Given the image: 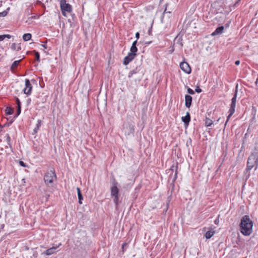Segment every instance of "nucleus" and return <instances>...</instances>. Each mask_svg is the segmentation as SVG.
Listing matches in <instances>:
<instances>
[{
	"label": "nucleus",
	"mask_w": 258,
	"mask_h": 258,
	"mask_svg": "<svg viewBox=\"0 0 258 258\" xmlns=\"http://www.w3.org/2000/svg\"><path fill=\"white\" fill-rule=\"evenodd\" d=\"M252 222L247 215L243 216L240 224V231L244 235H249L252 232Z\"/></svg>",
	"instance_id": "f257e3e1"
},
{
	"label": "nucleus",
	"mask_w": 258,
	"mask_h": 258,
	"mask_svg": "<svg viewBox=\"0 0 258 258\" xmlns=\"http://www.w3.org/2000/svg\"><path fill=\"white\" fill-rule=\"evenodd\" d=\"M258 166V153H252L248 157L246 170L248 171L252 168L256 170Z\"/></svg>",
	"instance_id": "f03ea898"
},
{
	"label": "nucleus",
	"mask_w": 258,
	"mask_h": 258,
	"mask_svg": "<svg viewBox=\"0 0 258 258\" xmlns=\"http://www.w3.org/2000/svg\"><path fill=\"white\" fill-rule=\"evenodd\" d=\"M117 184L116 181H114L113 186L111 187V196L113 198V202L116 206H117L119 200V189L117 187Z\"/></svg>",
	"instance_id": "7ed1b4c3"
},
{
	"label": "nucleus",
	"mask_w": 258,
	"mask_h": 258,
	"mask_svg": "<svg viewBox=\"0 0 258 258\" xmlns=\"http://www.w3.org/2000/svg\"><path fill=\"white\" fill-rule=\"evenodd\" d=\"M237 90L236 89L235 91V93L234 95V96L231 99V103L230 104V109L229 110L228 113L229 115L227 116V120L225 123V125L226 124L227 122L228 121L229 118L233 114V113L235 112V108L236 106V98H237Z\"/></svg>",
	"instance_id": "20e7f679"
},
{
	"label": "nucleus",
	"mask_w": 258,
	"mask_h": 258,
	"mask_svg": "<svg viewBox=\"0 0 258 258\" xmlns=\"http://www.w3.org/2000/svg\"><path fill=\"white\" fill-rule=\"evenodd\" d=\"M56 175L55 173L54 170L53 169L46 173L44 177V180L45 184L49 186L50 184H52L54 179H56Z\"/></svg>",
	"instance_id": "39448f33"
},
{
	"label": "nucleus",
	"mask_w": 258,
	"mask_h": 258,
	"mask_svg": "<svg viewBox=\"0 0 258 258\" xmlns=\"http://www.w3.org/2000/svg\"><path fill=\"white\" fill-rule=\"evenodd\" d=\"M60 5L61 13L63 16L66 17L67 13H70L72 12V8L71 5L67 3L66 0H61Z\"/></svg>",
	"instance_id": "423d86ee"
},
{
	"label": "nucleus",
	"mask_w": 258,
	"mask_h": 258,
	"mask_svg": "<svg viewBox=\"0 0 258 258\" xmlns=\"http://www.w3.org/2000/svg\"><path fill=\"white\" fill-rule=\"evenodd\" d=\"M134 126L131 123H127L123 125V131L125 135L130 136L134 133Z\"/></svg>",
	"instance_id": "0eeeda50"
},
{
	"label": "nucleus",
	"mask_w": 258,
	"mask_h": 258,
	"mask_svg": "<svg viewBox=\"0 0 258 258\" xmlns=\"http://www.w3.org/2000/svg\"><path fill=\"white\" fill-rule=\"evenodd\" d=\"M25 87L23 89L24 94L30 95L31 93L32 86L31 84L30 81L28 79H26L25 81Z\"/></svg>",
	"instance_id": "6e6552de"
},
{
	"label": "nucleus",
	"mask_w": 258,
	"mask_h": 258,
	"mask_svg": "<svg viewBox=\"0 0 258 258\" xmlns=\"http://www.w3.org/2000/svg\"><path fill=\"white\" fill-rule=\"evenodd\" d=\"M180 69L185 73L189 74L191 73V68L189 64L185 61L182 62L180 63Z\"/></svg>",
	"instance_id": "1a4fd4ad"
},
{
	"label": "nucleus",
	"mask_w": 258,
	"mask_h": 258,
	"mask_svg": "<svg viewBox=\"0 0 258 258\" xmlns=\"http://www.w3.org/2000/svg\"><path fill=\"white\" fill-rule=\"evenodd\" d=\"M136 56V54H134L133 53H129L128 55L125 56L123 59V64L124 65L128 64L132 60H133L135 56Z\"/></svg>",
	"instance_id": "9d476101"
},
{
	"label": "nucleus",
	"mask_w": 258,
	"mask_h": 258,
	"mask_svg": "<svg viewBox=\"0 0 258 258\" xmlns=\"http://www.w3.org/2000/svg\"><path fill=\"white\" fill-rule=\"evenodd\" d=\"M192 97L189 95L185 96V105L186 107L189 108L192 102Z\"/></svg>",
	"instance_id": "9b49d317"
},
{
	"label": "nucleus",
	"mask_w": 258,
	"mask_h": 258,
	"mask_svg": "<svg viewBox=\"0 0 258 258\" xmlns=\"http://www.w3.org/2000/svg\"><path fill=\"white\" fill-rule=\"evenodd\" d=\"M181 119L185 125H188L190 120V116L189 113L188 112H186V115L185 116H182Z\"/></svg>",
	"instance_id": "f8f14e48"
},
{
	"label": "nucleus",
	"mask_w": 258,
	"mask_h": 258,
	"mask_svg": "<svg viewBox=\"0 0 258 258\" xmlns=\"http://www.w3.org/2000/svg\"><path fill=\"white\" fill-rule=\"evenodd\" d=\"M224 27V26H220L218 27L212 34L213 36L221 34L223 33Z\"/></svg>",
	"instance_id": "ddd939ff"
},
{
	"label": "nucleus",
	"mask_w": 258,
	"mask_h": 258,
	"mask_svg": "<svg viewBox=\"0 0 258 258\" xmlns=\"http://www.w3.org/2000/svg\"><path fill=\"white\" fill-rule=\"evenodd\" d=\"M57 247L58 246H55V247L53 246V247L47 249L46 250H45L44 252V253L46 255H51L55 252V250Z\"/></svg>",
	"instance_id": "4468645a"
},
{
	"label": "nucleus",
	"mask_w": 258,
	"mask_h": 258,
	"mask_svg": "<svg viewBox=\"0 0 258 258\" xmlns=\"http://www.w3.org/2000/svg\"><path fill=\"white\" fill-rule=\"evenodd\" d=\"M77 190L78 196V199H79V203L80 204H82V200H83V197L81 194L80 188L79 187H77Z\"/></svg>",
	"instance_id": "2eb2a0df"
},
{
	"label": "nucleus",
	"mask_w": 258,
	"mask_h": 258,
	"mask_svg": "<svg viewBox=\"0 0 258 258\" xmlns=\"http://www.w3.org/2000/svg\"><path fill=\"white\" fill-rule=\"evenodd\" d=\"M21 60H16L15 61L13 64H12L11 67V71H14V70L16 69V68L18 67V66L19 65L20 62Z\"/></svg>",
	"instance_id": "dca6fc26"
},
{
	"label": "nucleus",
	"mask_w": 258,
	"mask_h": 258,
	"mask_svg": "<svg viewBox=\"0 0 258 258\" xmlns=\"http://www.w3.org/2000/svg\"><path fill=\"white\" fill-rule=\"evenodd\" d=\"M41 124H42V121L40 119H39L37 120V123L36 124V126L35 127V128L34 129V132L35 133H37L38 131L39 130V127L41 126Z\"/></svg>",
	"instance_id": "f3484780"
},
{
	"label": "nucleus",
	"mask_w": 258,
	"mask_h": 258,
	"mask_svg": "<svg viewBox=\"0 0 258 258\" xmlns=\"http://www.w3.org/2000/svg\"><path fill=\"white\" fill-rule=\"evenodd\" d=\"M11 48L14 50L19 51L21 50V46L20 44H16V43H13L11 46Z\"/></svg>",
	"instance_id": "a211bd4d"
},
{
	"label": "nucleus",
	"mask_w": 258,
	"mask_h": 258,
	"mask_svg": "<svg viewBox=\"0 0 258 258\" xmlns=\"http://www.w3.org/2000/svg\"><path fill=\"white\" fill-rule=\"evenodd\" d=\"M14 112V109L10 107H7L5 109V113L7 115L12 114Z\"/></svg>",
	"instance_id": "6ab92c4d"
},
{
	"label": "nucleus",
	"mask_w": 258,
	"mask_h": 258,
	"mask_svg": "<svg viewBox=\"0 0 258 258\" xmlns=\"http://www.w3.org/2000/svg\"><path fill=\"white\" fill-rule=\"evenodd\" d=\"M32 35L30 33L24 34L23 36V39L24 41H28L31 39Z\"/></svg>",
	"instance_id": "aec40b11"
},
{
	"label": "nucleus",
	"mask_w": 258,
	"mask_h": 258,
	"mask_svg": "<svg viewBox=\"0 0 258 258\" xmlns=\"http://www.w3.org/2000/svg\"><path fill=\"white\" fill-rule=\"evenodd\" d=\"M214 231H208L205 233V237L207 239L210 238L214 234Z\"/></svg>",
	"instance_id": "412c9836"
},
{
	"label": "nucleus",
	"mask_w": 258,
	"mask_h": 258,
	"mask_svg": "<svg viewBox=\"0 0 258 258\" xmlns=\"http://www.w3.org/2000/svg\"><path fill=\"white\" fill-rule=\"evenodd\" d=\"M212 124H213V121L211 119H210L209 118H206V119H205V125H206V126H210Z\"/></svg>",
	"instance_id": "4be33fe9"
},
{
	"label": "nucleus",
	"mask_w": 258,
	"mask_h": 258,
	"mask_svg": "<svg viewBox=\"0 0 258 258\" xmlns=\"http://www.w3.org/2000/svg\"><path fill=\"white\" fill-rule=\"evenodd\" d=\"M130 53H133L134 54H136V52L138 51V48L136 46H132L130 49Z\"/></svg>",
	"instance_id": "5701e85b"
},
{
	"label": "nucleus",
	"mask_w": 258,
	"mask_h": 258,
	"mask_svg": "<svg viewBox=\"0 0 258 258\" xmlns=\"http://www.w3.org/2000/svg\"><path fill=\"white\" fill-rule=\"evenodd\" d=\"M9 10H10V8H8L6 10L2 12H1L0 13V17L6 16L8 14V11H9Z\"/></svg>",
	"instance_id": "b1692460"
},
{
	"label": "nucleus",
	"mask_w": 258,
	"mask_h": 258,
	"mask_svg": "<svg viewBox=\"0 0 258 258\" xmlns=\"http://www.w3.org/2000/svg\"><path fill=\"white\" fill-rule=\"evenodd\" d=\"M136 73H137V71H136V70H133V71H131V72L129 73L128 77L129 78H131V77H133V75H134V74H136Z\"/></svg>",
	"instance_id": "393cba45"
},
{
	"label": "nucleus",
	"mask_w": 258,
	"mask_h": 258,
	"mask_svg": "<svg viewBox=\"0 0 258 258\" xmlns=\"http://www.w3.org/2000/svg\"><path fill=\"white\" fill-rule=\"evenodd\" d=\"M35 57H36V59L39 61H40V55H39V53L38 52H35Z\"/></svg>",
	"instance_id": "a878e982"
},
{
	"label": "nucleus",
	"mask_w": 258,
	"mask_h": 258,
	"mask_svg": "<svg viewBox=\"0 0 258 258\" xmlns=\"http://www.w3.org/2000/svg\"><path fill=\"white\" fill-rule=\"evenodd\" d=\"M17 114L15 116V117H17L21 113V106H19V107H17Z\"/></svg>",
	"instance_id": "bb28decb"
},
{
	"label": "nucleus",
	"mask_w": 258,
	"mask_h": 258,
	"mask_svg": "<svg viewBox=\"0 0 258 258\" xmlns=\"http://www.w3.org/2000/svg\"><path fill=\"white\" fill-rule=\"evenodd\" d=\"M187 92L190 94H191V95H193L195 94V92L193 90H192L190 88H188L187 89Z\"/></svg>",
	"instance_id": "cd10ccee"
},
{
	"label": "nucleus",
	"mask_w": 258,
	"mask_h": 258,
	"mask_svg": "<svg viewBox=\"0 0 258 258\" xmlns=\"http://www.w3.org/2000/svg\"><path fill=\"white\" fill-rule=\"evenodd\" d=\"M16 103L17 104V107H19V106H21V102L19 98H16Z\"/></svg>",
	"instance_id": "c85d7f7f"
},
{
	"label": "nucleus",
	"mask_w": 258,
	"mask_h": 258,
	"mask_svg": "<svg viewBox=\"0 0 258 258\" xmlns=\"http://www.w3.org/2000/svg\"><path fill=\"white\" fill-rule=\"evenodd\" d=\"M7 141L8 142V144L10 145V141H11V138L9 135H7Z\"/></svg>",
	"instance_id": "c756f323"
},
{
	"label": "nucleus",
	"mask_w": 258,
	"mask_h": 258,
	"mask_svg": "<svg viewBox=\"0 0 258 258\" xmlns=\"http://www.w3.org/2000/svg\"><path fill=\"white\" fill-rule=\"evenodd\" d=\"M166 6H167V5H166ZM167 13L170 14L171 12L167 11V7H166L164 11L163 14L165 15V14H167Z\"/></svg>",
	"instance_id": "7c9ffc66"
},
{
	"label": "nucleus",
	"mask_w": 258,
	"mask_h": 258,
	"mask_svg": "<svg viewBox=\"0 0 258 258\" xmlns=\"http://www.w3.org/2000/svg\"><path fill=\"white\" fill-rule=\"evenodd\" d=\"M19 164L22 167H25L26 166L25 163L23 161H19Z\"/></svg>",
	"instance_id": "2f4dec72"
},
{
	"label": "nucleus",
	"mask_w": 258,
	"mask_h": 258,
	"mask_svg": "<svg viewBox=\"0 0 258 258\" xmlns=\"http://www.w3.org/2000/svg\"><path fill=\"white\" fill-rule=\"evenodd\" d=\"M196 92L197 93H201L202 92L201 89L199 87H197V88L195 90Z\"/></svg>",
	"instance_id": "473e14b6"
},
{
	"label": "nucleus",
	"mask_w": 258,
	"mask_h": 258,
	"mask_svg": "<svg viewBox=\"0 0 258 258\" xmlns=\"http://www.w3.org/2000/svg\"><path fill=\"white\" fill-rule=\"evenodd\" d=\"M127 245V243H123L122 245V251H124V247L125 246H126Z\"/></svg>",
	"instance_id": "72a5a7b5"
},
{
	"label": "nucleus",
	"mask_w": 258,
	"mask_h": 258,
	"mask_svg": "<svg viewBox=\"0 0 258 258\" xmlns=\"http://www.w3.org/2000/svg\"><path fill=\"white\" fill-rule=\"evenodd\" d=\"M4 36H5V39L6 38H7L10 39V38H11V35H9V34L4 35Z\"/></svg>",
	"instance_id": "f704fd0d"
},
{
	"label": "nucleus",
	"mask_w": 258,
	"mask_h": 258,
	"mask_svg": "<svg viewBox=\"0 0 258 258\" xmlns=\"http://www.w3.org/2000/svg\"><path fill=\"white\" fill-rule=\"evenodd\" d=\"M5 39V36L4 35H0V41H2Z\"/></svg>",
	"instance_id": "c9c22d12"
},
{
	"label": "nucleus",
	"mask_w": 258,
	"mask_h": 258,
	"mask_svg": "<svg viewBox=\"0 0 258 258\" xmlns=\"http://www.w3.org/2000/svg\"><path fill=\"white\" fill-rule=\"evenodd\" d=\"M139 37H140V34L139 32H137L136 33V37L137 38V39H138L139 38Z\"/></svg>",
	"instance_id": "e433bc0d"
},
{
	"label": "nucleus",
	"mask_w": 258,
	"mask_h": 258,
	"mask_svg": "<svg viewBox=\"0 0 258 258\" xmlns=\"http://www.w3.org/2000/svg\"><path fill=\"white\" fill-rule=\"evenodd\" d=\"M235 64L236 65H239L240 64V61L239 60H236L235 61Z\"/></svg>",
	"instance_id": "4c0bfd02"
},
{
	"label": "nucleus",
	"mask_w": 258,
	"mask_h": 258,
	"mask_svg": "<svg viewBox=\"0 0 258 258\" xmlns=\"http://www.w3.org/2000/svg\"><path fill=\"white\" fill-rule=\"evenodd\" d=\"M137 43V40H136V41H135L133 43V44H132V46H134H134H136Z\"/></svg>",
	"instance_id": "58836bf2"
},
{
	"label": "nucleus",
	"mask_w": 258,
	"mask_h": 258,
	"mask_svg": "<svg viewBox=\"0 0 258 258\" xmlns=\"http://www.w3.org/2000/svg\"><path fill=\"white\" fill-rule=\"evenodd\" d=\"M176 178H177V171H176L175 174L174 181L176 180Z\"/></svg>",
	"instance_id": "ea45409f"
},
{
	"label": "nucleus",
	"mask_w": 258,
	"mask_h": 258,
	"mask_svg": "<svg viewBox=\"0 0 258 258\" xmlns=\"http://www.w3.org/2000/svg\"><path fill=\"white\" fill-rule=\"evenodd\" d=\"M42 46L45 49H46L47 48V45H45V44H43L42 45Z\"/></svg>",
	"instance_id": "a19ab883"
},
{
	"label": "nucleus",
	"mask_w": 258,
	"mask_h": 258,
	"mask_svg": "<svg viewBox=\"0 0 258 258\" xmlns=\"http://www.w3.org/2000/svg\"><path fill=\"white\" fill-rule=\"evenodd\" d=\"M256 85H258V77H257V78L255 82Z\"/></svg>",
	"instance_id": "79ce46f5"
},
{
	"label": "nucleus",
	"mask_w": 258,
	"mask_h": 258,
	"mask_svg": "<svg viewBox=\"0 0 258 258\" xmlns=\"http://www.w3.org/2000/svg\"><path fill=\"white\" fill-rule=\"evenodd\" d=\"M163 1V0H160V3H161Z\"/></svg>",
	"instance_id": "37998d69"
}]
</instances>
